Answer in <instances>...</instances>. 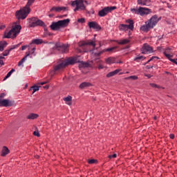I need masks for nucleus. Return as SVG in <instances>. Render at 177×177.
Masks as SVG:
<instances>
[{
  "mask_svg": "<svg viewBox=\"0 0 177 177\" xmlns=\"http://www.w3.org/2000/svg\"><path fill=\"white\" fill-rule=\"evenodd\" d=\"M79 46L81 48H84V46H92L93 49L90 50V52H93L95 57L96 58L95 60L97 63H103V61L100 59V56L104 53V52H113L115 49H117V47H111L109 48H105L104 50H100L98 52H95V50H97L99 48H96V39L94 38L93 40H86V41H82L79 43Z\"/></svg>",
  "mask_w": 177,
  "mask_h": 177,
  "instance_id": "f257e3e1",
  "label": "nucleus"
},
{
  "mask_svg": "<svg viewBox=\"0 0 177 177\" xmlns=\"http://www.w3.org/2000/svg\"><path fill=\"white\" fill-rule=\"evenodd\" d=\"M34 2H35V0H28L26 6L15 12V16L18 20H24L30 15V12H31L30 7Z\"/></svg>",
  "mask_w": 177,
  "mask_h": 177,
  "instance_id": "f03ea898",
  "label": "nucleus"
},
{
  "mask_svg": "<svg viewBox=\"0 0 177 177\" xmlns=\"http://www.w3.org/2000/svg\"><path fill=\"white\" fill-rule=\"evenodd\" d=\"M158 23V17L153 15L149 20L145 22V25L141 26L140 29L144 32H148L151 28H154V26Z\"/></svg>",
  "mask_w": 177,
  "mask_h": 177,
  "instance_id": "7ed1b4c3",
  "label": "nucleus"
},
{
  "mask_svg": "<svg viewBox=\"0 0 177 177\" xmlns=\"http://www.w3.org/2000/svg\"><path fill=\"white\" fill-rule=\"evenodd\" d=\"M20 31H21V26L15 24L10 31L4 33V37L5 38H12V39H15V38L20 34Z\"/></svg>",
  "mask_w": 177,
  "mask_h": 177,
  "instance_id": "20e7f679",
  "label": "nucleus"
},
{
  "mask_svg": "<svg viewBox=\"0 0 177 177\" xmlns=\"http://www.w3.org/2000/svg\"><path fill=\"white\" fill-rule=\"evenodd\" d=\"M68 24H70V19H66L64 20H59L57 22H53L50 27L53 31H57L60 30V28H64V27H67Z\"/></svg>",
  "mask_w": 177,
  "mask_h": 177,
  "instance_id": "39448f33",
  "label": "nucleus"
},
{
  "mask_svg": "<svg viewBox=\"0 0 177 177\" xmlns=\"http://www.w3.org/2000/svg\"><path fill=\"white\" fill-rule=\"evenodd\" d=\"M126 23L128 24H121L119 25L120 31H128L129 30V32L131 31H133V28H135L134 24L135 22L132 19L126 20Z\"/></svg>",
  "mask_w": 177,
  "mask_h": 177,
  "instance_id": "423d86ee",
  "label": "nucleus"
},
{
  "mask_svg": "<svg viewBox=\"0 0 177 177\" xmlns=\"http://www.w3.org/2000/svg\"><path fill=\"white\" fill-rule=\"evenodd\" d=\"M131 12L134 15H140V16H145V15H149L151 13V10L143 7H140L138 9L131 8Z\"/></svg>",
  "mask_w": 177,
  "mask_h": 177,
  "instance_id": "0eeeda50",
  "label": "nucleus"
},
{
  "mask_svg": "<svg viewBox=\"0 0 177 177\" xmlns=\"http://www.w3.org/2000/svg\"><path fill=\"white\" fill-rule=\"evenodd\" d=\"M28 20L29 22V27L30 28L38 27V26L44 27V26H45V23L38 18L32 17Z\"/></svg>",
  "mask_w": 177,
  "mask_h": 177,
  "instance_id": "6e6552de",
  "label": "nucleus"
},
{
  "mask_svg": "<svg viewBox=\"0 0 177 177\" xmlns=\"http://www.w3.org/2000/svg\"><path fill=\"white\" fill-rule=\"evenodd\" d=\"M71 6H76L74 9V12H77L78 10H85L86 9V7H85V5H84V0H76L71 1Z\"/></svg>",
  "mask_w": 177,
  "mask_h": 177,
  "instance_id": "1a4fd4ad",
  "label": "nucleus"
},
{
  "mask_svg": "<svg viewBox=\"0 0 177 177\" xmlns=\"http://www.w3.org/2000/svg\"><path fill=\"white\" fill-rule=\"evenodd\" d=\"M115 9H117L116 6L105 7L102 10L99 11L98 16H100V17H104V16H107L109 13L113 12V10H115Z\"/></svg>",
  "mask_w": 177,
  "mask_h": 177,
  "instance_id": "9d476101",
  "label": "nucleus"
},
{
  "mask_svg": "<svg viewBox=\"0 0 177 177\" xmlns=\"http://www.w3.org/2000/svg\"><path fill=\"white\" fill-rule=\"evenodd\" d=\"M153 52H154L153 50V47L150 46V45L147 44H145L141 48V53L144 55H146V53H153Z\"/></svg>",
  "mask_w": 177,
  "mask_h": 177,
  "instance_id": "9b49d317",
  "label": "nucleus"
},
{
  "mask_svg": "<svg viewBox=\"0 0 177 177\" xmlns=\"http://www.w3.org/2000/svg\"><path fill=\"white\" fill-rule=\"evenodd\" d=\"M55 48L57 50H59L62 53H67L68 52V46L66 44H55Z\"/></svg>",
  "mask_w": 177,
  "mask_h": 177,
  "instance_id": "f8f14e48",
  "label": "nucleus"
},
{
  "mask_svg": "<svg viewBox=\"0 0 177 177\" xmlns=\"http://www.w3.org/2000/svg\"><path fill=\"white\" fill-rule=\"evenodd\" d=\"M88 26L89 28H93V30H96L97 31H100V30H102V27L100 26V25H98L96 21L88 22Z\"/></svg>",
  "mask_w": 177,
  "mask_h": 177,
  "instance_id": "ddd939ff",
  "label": "nucleus"
},
{
  "mask_svg": "<svg viewBox=\"0 0 177 177\" xmlns=\"http://www.w3.org/2000/svg\"><path fill=\"white\" fill-rule=\"evenodd\" d=\"M12 102L9 100H0V107H10Z\"/></svg>",
  "mask_w": 177,
  "mask_h": 177,
  "instance_id": "4468645a",
  "label": "nucleus"
},
{
  "mask_svg": "<svg viewBox=\"0 0 177 177\" xmlns=\"http://www.w3.org/2000/svg\"><path fill=\"white\" fill-rule=\"evenodd\" d=\"M75 63H77V59L73 57H69L64 61L66 67H67V66H71V64H75Z\"/></svg>",
  "mask_w": 177,
  "mask_h": 177,
  "instance_id": "2eb2a0df",
  "label": "nucleus"
},
{
  "mask_svg": "<svg viewBox=\"0 0 177 177\" xmlns=\"http://www.w3.org/2000/svg\"><path fill=\"white\" fill-rule=\"evenodd\" d=\"M150 2H151V0H137L138 5L141 6H149Z\"/></svg>",
  "mask_w": 177,
  "mask_h": 177,
  "instance_id": "dca6fc26",
  "label": "nucleus"
},
{
  "mask_svg": "<svg viewBox=\"0 0 177 177\" xmlns=\"http://www.w3.org/2000/svg\"><path fill=\"white\" fill-rule=\"evenodd\" d=\"M65 10H67V7H55L54 6L50 10V12L55 11L57 12H62V11L65 12Z\"/></svg>",
  "mask_w": 177,
  "mask_h": 177,
  "instance_id": "f3484780",
  "label": "nucleus"
},
{
  "mask_svg": "<svg viewBox=\"0 0 177 177\" xmlns=\"http://www.w3.org/2000/svg\"><path fill=\"white\" fill-rule=\"evenodd\" d=\"M9 153H10V150H9V148L4 146V147H3V148L1 149V156L6 157V156H8V154H9Z\"/></svg>",
  "mask_w": 177,
  "mask_h": 177,
  "instance_id": "a211bd4d",
  "label": "nucleus"
},
{
  "mask_svg": "<svg viewBox=\"0 0 177 177\" xmlns=\"http://www.w3.org/2000/svg\"><path fill=\"white\" fill-rule=\"evenodd\" d=\"M19 45H15L12 46L9 50H6L3 53V56L2 57H5V56H8V55H9L10 53V50H13V49H16V48H19Z\"/></svg>",
  "mask_w": 177,
  "mask_h": 177,
  "instance_id": "6ab92c4d",
  "label": "nucleus"
},
{
  "mask_svg": "<svg viewBox=\"0 0 177 177\" xmlns=\"http://www.w3.org/2000/svg\"><path fill=\"white\" fill-rule=\"evenodd\" d=\"M64 101L68 106H71V104H73V97H71V95H68L64 98Z\"/></svg>",
  "mask_w": 177,
  "mask_h": 177,
  "instance_id": "aec40b11",
  "label": "nucleus"
},
{
  "mask_svg": "<svg viewBox=\"0 0 177 177\" xmlns=\"http://www.w3.org/2000/svg\"><path fill=\"white\" fill-rule=\"evenodd\" d=\"M120 71H121L120 69H116V70L106 74V77H107V78L114 77V75H117V74H118V73H120Z\"/></svg>",
  "mask_w": 177,
  "mask_h": 177,
  "instance_id": "412c9836",
  "label": "nucleus"
},
{
  "mask_svg": "<svg viewBox=\"0 0 177 177\" xmlns=\"http://www.w3.org/2000/svg\"><path fill=\"white\" fill-rule=\"evenodd\" d=\"M105 62L106 63V64H114V63H115V57H109L105 59Z\"/></svg>",
  "mask_w": 177,
  "mask_h": 177,
  "instance_id": "4be33fe9",
  "label": "nucleus"
},
{
  "mask_svg": "<svg viewBox=\"0 0 177 177\" xmlns=\"http://www.w3.org/2000/svg\"><path fill=\"white\" fill-rule=\"evenodd\" d=\"M89 86H92V84L91 82H84L80 84L79 88H80V89H84V88H89Z\"/></svg>",
  "mask_w": 177,
  "mask_h": 177,
  "instance_id": "5701e85b",
  "label": "nucleus"
},
{
  "mask_svg": "<svg viewBox=\"0 0 177 177\" xmlns=\"http://www.w3.org/2000/svg\"><path fill=\"white\" fill-rule=\"evenodd\" d=\"M64 67H66V65L64 62V61L60 63L59 64L54 66V71H57L59 70H62V68H64Z\"/></svg>",
  "mask_w": 177,
  "mask_h": 177,
  "instance_id": "b1692460",
  "label": "nucleus"
},
{
  "mask_svg": "<svg viewBox=\"0 0 177 177\" xmlns=\"http://www.w3.org/2000/svg\"><path fill=\"white\" fill-rule=\"evenodd\" d=\"M129 42H131V41L128 39L117 41V43L118 44V45H127V44H129Z\"/></svg>",
  "mask_w": 177,
  "mask_h": 177,
  "instance_id": "393cba45",
  "label": "nucleus"
},
{
  "mask_svg": "<svg viewBox=\"0 0 177 177\" xmlns=\"http://www.w3.org/2000/svg\"><path fill=\"white\" fill-rule=\"evenodd\" d=\"M8 46V42L5 41H0V52L3 51V49Z\"/></svg>",
  "mask_w": 177,
  "mask_h": 177,
  "instance_id": "a878e982",
  "label": "nucleus"
},
{
  "mask_svg": "<svg viewBox=\"0 0 177 177\" xmlns=\"http://www.w3.org/2000/svg\"><path fill=\"white\" fill-rule=\"evenodd\" d=\"M39 115L36 113H30L27 116L28 120H36Z\"/></svg>",
  "mask_w": 177,
  "mask_h": 177,
  "instance_id": "bb28decb",
  "label": "nucleus"
},
{
  "mask_svg": "<svg viewBox=\"0 0 177 177\" xmlns=\"http://www.w3.org/2000/svg\"><path fill=\"white\" fill-rule=\"evenodd\" d=\"M166 57H167V59H168L170 62H171V63H174V64H176V66H177L176 59H172V55L166 54Z\"/></svg>",
  "mask_w": 177,
  "mask_h": 177,
  "instance_id": "cd10ccee",
  "label": "nucleus"
},
{
  "mask_svg": "<svg viewBox=\"0 0 177 177\" xmlns=\"http://www.w3.org/2000/svg\"><path fill=\"white\" fill-rule=\"evenodd\" d=\"M43 40L41 39H35L32 41V44H35L36 45H39L42 44Z\"/></svg>",
  "mask_w": 177,
  "mask_h": 177,
  "instance_id": "c85d7f7f",
  "label": "nucleus"
},
{
  "mask_svg": "<svg viewBox=\"0 0 177 177\" xmlns=\"http://www.w3.org/2000/svg\"><path fill=\"white\" fill-rule=\"evenodd\" d=\"M145 59H146V57H145L144 56L138 55L136 58H134V62H140L142 60H145Z\"/></svg>",
  "mask_w": 177,
  "mask_h": 177,
  "instance_id": "c756f323",
  "label": "nucleus"
},
{
  "mask_svg": "<svg viewBox=\"0 0 177 177\" xmlns=\"http://www.w3.org/2000/svg\"><path fill=\"white\" fill-rule=\"evenodd\" d=\"M15 69H11L10 71H9L8 73V74L5 76L3 80L5 81V80H8V78H9V77H10V75H12V74H13V73H15Z\"/></svg>",
  "mask_w": 177,
  "mask_h": 177,
  "instance_id": "7c9ffc66",
  "label": "nucleus"
},
{
  "mask_svg": "<svg viewBox=\"0 0 177 177\" xmlns=\"http://www.w3.org/2000/svg\"><path fill=\"white\" fill-rule=\"evenodd\" d=\"M31 89H33V92L32 93H35V92H37V91H39V86H33L30 88V91H31Z\"/></svg>",
  "mask_w": 177,
  "mask_h": 177,
  "instance_id": "2f4dec72",
  "label": "nucleus"
},
{
  "mask_svg": "<svg viewBox=\"0 0 177 177\" xmlns=\"http://www.w3.org/2000/svg\"><path fill=\"white\" fill-rule=\"evenodd\" d=\"M172 49L171 48H167L165 49V50L164 51L163 54L165 55V57H167V55H169V52H171Z\"/></svg>",
  "mask_w": 177,
  "mask_h": 177,
  "instance_id": "473e14b6",
  "label": "nucleus"
},
{
  "mask_svg": "<svg viewBox=\"0 0 177 177\" xmlns=\"http://www.w3.org/2000/svg\"><path fill=\"white\" fill-rule=\"evenodd\" d=\"M89 66V63L82 62V68H85Z\"/></svg>",
  "mask_w": 177,
  "mask_h": 177,
  "instance_id": "72a5a7b5",
  "label": "nucleus"
},
{
  "mask_svg": "<svg viewBox=\"0 0 177 177\" xmlns=\"http://www.w3.org/2000/svg\"><path fill=\"white\" fill-rule=\"evenodd\" d=\"M35 50H36V48L35 47H33L30 51H29L28 53H26V54L29 53L31 54V55H34V53H35Z\"/></svg>",
  "mask_w": 177,
  "mask_h": 177,
  "instance_id": "f704fd0d",
  "label": "nucleus"
},
{
  "mask_svg": "<svg viewBox=\"0 0 177 177\" xmlns=\"http://www.w3.org/2000/svg\"><path fill=\"white\" fill-rule=\"evenodd\" d=\"M154 59H156L157 60H158V59H160V58H158V57H157V56H153L152 57L150 58L149 60L147 61V63H150V62L154 60Z\"/></svg>",
  "mask_w": 177,
  "mask_h": 177,
  "instance_id": "c9c22d12",
  "label": "nucleus"
},
{
  "mask_svg": "<svg viewBox=\"0 0 177 177\" xmlns=\"http://www.w3.org/2000/svg\"><path fill=\"white\" fill-rule=\"evenodd\" d=\"M150 86H151L152 88H156L158 89V88H160V86L157 85L156 84L154 83H150Z\"/></svg>",
  "mask_w": 177,
  "mask_h": 177,
  "instance_id": "e433bc0d",
  "label": "nucleus"
},
{
  "mask_svg": "<svg viewBox=\"0 0 177 177\" xmlns=\"http://www.w3.org/2000/svg\"><path fill=\"white\" fill-rule=\"evenodd\" d=\"M28 56H30V53H28V54H26V55L25 57H24L22 58V59H21V61L24 63V62H26V60H27V57H28Z\"/></svg>",
  "mask_w": 177,
  "mask_h": 177,
  "instance_id": "4c0bfd02",
  "label": "nucleus"
},
{
  "mask_svg": "<svg viewBox=\"0 0 177 177\" xmlns=\"http://www.w3.org/2000/svg\"><path fill=\"white\" fill-rule=\"evenodd\" d=\"M2 59H5V57L0 56V67H2V66H3V64H5L3 63V60H2Z\"/></svg>",
  "mask_w": 177,
  "mask_h": 177,
  "instance_id": "58836bf2",
  "label": "nucleus"
},
{
  "mask_svg": "<svg viewBox=\"0 0 177 177\" xmlns=\"http://www.w3.org/2000/svg\"><path fill=\"white\" fill-rule=\"evenodd\" d=\"M77 21H78V23H82V24L85 23V19L84 18L79 19H77Z\"/></svg>",
  "mask_w": 177,
  "mask_h": 177,
  "instance_id": "ea45409f",
  "label": "nucleus"
},
{
  "mask_svg": "<svg viewBox=\"0 0 177 177\" xmlns=\"http://www.w3.org/2000/svg\"><path fill=\"white\" fill-rule=\"evenodd\" d=\"M127 80H138V76H129Z\"/></svg>",
  "mask_w": 177,
  "mask_h": 177,
  "instance_id": "a19ab883",
  "label": "nucleus"
},
{
  "mask_svg": "<svg viewBox=\"0 0 177 177\" xmlns=\"http://www.w3.org/2000/svg\"><path fill=\"white\" fill-rule=\"evenodd\" d=\"M117 158V153H114L113 155H109V158L111 159V158Z\"/></svg>",
  "mask_w": 177,
  "mask_h": 177,
  "instance_id": "79ce46f5",
  "label": "nucleus"
},
{
  "mask_svg": "<svg viewBox=\"0 0 177 177\" xmlns=\"http://www.w3.org/2000/svg\"><path fill=\"white\" fill-rule=\"evenodd\" d=\"M96 160H95V159H91V160H89L88 161V164H95V162H96Z\"/></svg>",
  "mask_w": 177,
  "mask_h": 177,
  "instance_id": "37998d69",
  "label": "nucleus"
},
{
  "mask_svg": "<svg viewBox=\"0 0 177 177\" xmlns=\"http://www.w3.org/2000/svg\"><path fill=\"white\" fill-rule=\"evenodd\" d=\"M98 70H103V68H104V66L103 65H102L101 64H100L97 66Z\"/></svg>",
  "mask_w": 177,
  "mask_h": 177,
  "instance_id": "c03bdc74",
  "label": "nucleus"
},
{
  "mask_svg": "<svg viewBox=\"0 0 177 177\" xmlns=\"http://www.w3.org/2000/svg\"><path fill=\"white\" fill-rule=\"evenodd\" d=\"M33 134L35 135V136H37V138H39V136H40L39 132H38V131H34Z\"/></svg>",
  "mask_w": 177,
  "mask_h": 177,
  "instance_id": "a18cd8bd",
  "label": "nucleus"
},
{
  "mask_svg": "<svg viewBox=\"0 0 177 177\" xmlns=\"http://www.w3.org/2000/svg\"><path fill=\"white\" fill-rule=\"evenodd\" d=\"M6 95L5 94V93H1L0 94V99H3V97H5Z\"/></svg>",
  "mask_w": 177,
  "mask_h": 177,
  "instance_id": "49530a36",
  "label": "nucleus"
},
{
  "mask_svg": "<svg viewBox=\"0 0 177 177\" xmlns=\"http://www.w3.org/2000/svg\"><path fill=\"white\" fill-rule=\"evenodd\" d=\"M169 138H170V139H175V135H174V134H170V135H169Z\"/></svg>",
  "mask_w": 177,
  "mask_h": 177,
  "instance_id": "de8ad7c7",
  "label": "nucleus"
},
{
  "mask_svg": "<svg viewBox=\"0 0 177 177\" xmlns=\"http://www.w3.org/2000/svg\"><path fill=\"white\" fill-rule=\"evenodd\" d=\"M6 27L5 25H0V30H3Z\"/></svg>",
  "mask_w": 177,
  "mask_h": 177,
  "instance_id": "09e8293b",
  "label": "nucleus"
},
{
  "mask_svg": "<svg viewBox=\"0 0 177 177\" xmlns=\"http://www.w3.org/2000/svg\"><path fill=\"white\" fill-rule=\"evenodd\" d=\"M26 49H27V46H23L21 47V50H26Z\"/></svg>",
  "mask_w": 177,
  "mask_h": 177,
  "instance_id": "8fccbe9b",
  "label": "nucleus"
},
{
  "mask_svg": "<svg viewBox=\"0 0 177 177\" xmlns=\"http://www.w3.org/2000/svg\"><path fill=\"white\" fill-rule=\"evenodd\" d=\"M23 63H24L23 61H19V63H18V66H21V64H23Z\"/></svg>",
  "mask_w": 177,
  "mask_h": 177,
  "instance_id": "3c124183",
  "label": "nucleus"
},
{
  "mask_svg": "<svg viewBox=\"0 0 177 177\" xmlns=\"http://www.w3.org/2000/svg\"><path fill=\"white\" fill-rule=\"evenodd\" d=\"M145 77H147V78H151V75L150 74H145Z\"/></svg>",
  "mask_w": 177,
  "mask_h": 177,
  "instance_id": "603ef678",
  "label": "nucleus"
},
{
  "mask_svg": "<svg viewBox=\"0 0 177 177\" xmlns=\"http://www.w3.org/2000/svg\"><path fill=\"white\" fill-rule=\"evenodd\" d=\"M115 63H116L117 64H121V63H122V61H119V62H116V61H115Z\"/></svg>",
  "mask_w": 177,
  "mask_h": 177,
  "instance_id": "864d4df0",
  "label": "nucleus"
},
{
  "mask_svg": "<svg viewBox=\"0 0 177 177\" xmlns=\"http://www.w3.org/2000/svg\"><path fill=\"white\" fill-rule=\"evenodd\" d=\"M99 48H102V42L99 41Z\"/></svg>",
  "mask_w": 177,
  "mask_h": 177,
  "instance_id": "5fc2aeb1",
  "label": "nucleus"
},
{
  "mask_svg": "<svg viewBox=\"0 0 177 177\" xmlns=\"http://www.w3.org/2000/svg\"><path fill=\"white\" fill-rule=\"evenodd\" d=\"M44 88H45L46 89H49V86L46 85V86H44Z\"/></svg>",
  "mask_w": 177,
  "mask_h": 177,
  "instance_id": "6e6d98bb",
  "label": "nucleus"
},
{
  "mask_svg": "<svg viewBox=\"0 0 177 177\" xmlns=\"http://www.w3.org/2000/svg\"><path fill=\"white\" fill-rule=\"evenodd\" d=\"M45 84H46V82H41L40 83L41 85H45Z\"/></svg>",
  "mask_w": 177,
  "mask_h": 177,
  "instance_id": "4d7b16f0",
  "label": "nucleus"
},
{
  "mask_svg": "<svg viewBox=\"0 0 177 177\" xmlns=\"http://www.w3.org/2000/svg\"><path fill=\"white\" fill-rule=\"evenodd\" d=\"M84 3H86V5H88V1H84Z\"/></svg>",
  "mask_w": 177,
  "mask_h": 177,
  "instance_id": "13d9d810",
  "label": "nucleus"
},
{
  "mask_svg": "<svg viewBox=\"0 0 177 177\" xmlns=\"http://www.w3.org/2000/svg\"><path fill=\"white\" fill-rule=\"evenodd\" d=\"M153 120H157V116H155L154 118H153Z\"/></svg>",
  "mask_w": 177,
  "mask_h": 177,
  "instance_id": "bf43d9fd",
  "label": "nucleus"
},
{
  "mask_svg": "<svg viewBox=\"0 0 177 177\" xmlns=\"http://www.w3.org/2000/svg\"><path fill=\"white\" fill-rule=\"evenodd\" d=\"M126 74H129V72H126Z\"/></svg>",
  "mask_w": 177,
  "mask_h": 177,
  "instance_id": "052dcab7",
  "label": "nucleus"
},
{
  "mask_svg": "<svg viewBox=\"0 0 177 177\" xmlns=\"http://www.w3.org/2000/svg\"><path fill=\"white\" fill-rule=\"evenodd\" d=\"M166 74H169V72H166Z\"/></svg>",
  "mask_w": 177,
  "mask_h": 177,
  "instance_id": "680f3d73",
  "label": "nucleus"
},
{
  "mask_svg": "<svg viewBox=\"0 0 177 177\" xmlns=\"http://www.w3.org/2000/svg\"><path fill=\"white\" fill-rule=\"evenodd\" d=\"M120 74H122V73H120Z\"/></svg>",
  "mask_w": 177,
  "mask_h": 177,
  "instance_id": "e2e57ef3",
  "label": "nucleus"
}]
</instances>
